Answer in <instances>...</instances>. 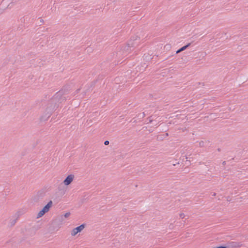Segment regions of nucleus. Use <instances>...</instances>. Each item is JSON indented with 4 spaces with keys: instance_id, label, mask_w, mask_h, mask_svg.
<instances>
[{
    "instance_id": "f257e3e1",
    "label": "nucleus",
    "mask_w": 248,
    "mask_h": 248,
    "mask_svg": "<svg viewBox=\"0 0 248 248\" xmlns=\"http://www.w3.org/2000/svg\"><path fill=\"white\" fill-rule=\"evenodd\" d=\"M66 98L62 90L57 92L48 102L45 114L41 117L40 120H47L52 113L59 108L60 104L65 101Z\"/></svg>"
},
{
    "instance_id": "f03ea898",
    "label": "nucleus",
    "mask_w": 248,
    "mask_h": 248,
    "mask_svg": "<svg viewBox=\"0 0 248 248\" xmlns=\"http://www.w3.org/2000/svg\"><path fill=\"white\" fill-rule=\"evenodd\" d=\"M140 40V38H137L134 39H130L126 44V45L122 47L119 53L122 54L123 55H126L131 50V48L134 47L135 45L137 44L138 41Z\"/></svg>"
},
{
    "instance_id": "7ed1b4c3",
    "label": "nucleus",
    "mask_w": 248,
    "mask_h": 248,
    "mask_svg": "<svg viewBox=\"0 0 248 248\" xmlns=\"http://www.w3.org/2000/svg\"><path fill=\"white\" fill-rule=\"evenodd\" d=\"M45 190L41 189L38 191L36 195L33 198L32 200L34 202H37L42 200L43 198L45 196Z\"/></svg>"
},
{
    "instance_id": "20e7f679",
    "label": "nucleus",
    "mask_w": 248,
    "mask_h": 248,
    "mask_svg": "<svg viewBox=\"0 0 248 248\" xmlns=\"http://www.w3.org/2000/svg\"><path fill=\"white\" fill-rule=\"evenodd\" d=\"M85 224H82L80 226L74 228L71 231V235L72 236H75L78 233L81 232L85 227Z\"/></svg>"
},
{
    "instance_id": "39448f33",
    "label": "nucleus",
    "mask_w": 248,
    "mask_h": 248,
    "mask_svg": "<svg viewBox=\"0 0 248 248\" xmlns=\"http://www.w3.org/2000/svg\"><path fill=\"white\" fill-rule=\"evenodd\" d=\"M63 221H64L63 216L60 215V216H58L54 219H53V222L54 224L60 225L62 224Z\"/></svg>"
},
{
    "instance_id": "423d86ee",
    "label": "nucleus",
    "mask_w": 248,
    "mask_h": 248,
    "mask_svg": "<svg viewBox=\"0 0 248 248\" xmlns=\"http://www.w3.org/2000/svg\"><path fill=\"white\" fill-rule=\"evenodd\" d=\"M74 177L73 174L68 175L64 180L63 183L65 186L69 185L73 181Z\"/></svg>"
},
{
    "instance_id": "0eeeda50",
    "label": "nucleus",
    "mask_w": 248,
    "mask_h": 248,
    "mask_svg": "<svg viewBox=\"0 0 248 248\" xmlns=\"http://www.w3.org/2000/svg\"><path fill=\"white\" fill-rule=\"evenodd\" d=\"M52 204H53V202H52V201H50L47 203L46 205L42 209H43L45 212H46V213L48 212L50 208L52 207Z\"/></svg>"
},
{
    "instance_id": "6e6552de",
    "label": "nucleus",
    "mask_w": 248,
    "mask_h": 248,
    "mask_svg": "<svg viewBox=\"0 0 248 248\" xmlns=\"http://www.w3.org/2000/svg\"><path fill=\"white\" fill-rule=\"evenodd\" d=\"M191 45V43H189L188 44H187V45L182 46V47H181L180 48H179L178 50H177L176 52V54H178L184 50H185V49H186L188 46H190Z\"/></svg>"
},
{
    "instance_id": "1a4fd4ad",
    "label": "nucleus",
    "mask_w": 248,
    "mask_h": 248,
    "mask_svg": "<svg viewBox=\"0 0 248 248\" xmlns=\"http://www.w3.org/2000/svg\"><path fill=\"white\" fill-rule=\"evenodd\" d=\"M46 212H45L43 209H42L41 211L38 213L37 215V218H39L42 217H43L45 214Z\"/></svg>"
},
{
    "instance_id": "9d476101",
    "label": "nucleus",
    "mask_w": 248,
    "mask_h": 248,
    "mask_svg": "<svg viewBox=\"0 0 248 248\" xmlns=\"http://www.w3.org/2000/svg\"><path fill=\"white\" fill-rule=\"evenodd\" d=\"M17 220V218L11 220L10 222V226L12 227V226H14L15 224H16Z\"/></svg>"
},
{
    "instance_id": "9b49d317",
    "label": "nucleus",
    "mask_w": 248,
    "mask_h": 248,
    "mask_svg": "<svg viewBox=\"0 0 248 248\" xmlns=\"http://www.w3.org/2000/svg\"><path fill=\"white\" fill-rule=\"evenodd\" d=\"M138 117H139L140 119L143 118L145 116V114L144 112H142V113H140L137 115Z\"/></svg>"
},
{
    "instance_id": "f8f14e48",
    "label": "nucleus",
    "mask_w": 248,
    "mask_h": 248,
    "mask_svg": "<svg viewBox=\"0 0 248 248\" xmlns=\"http://www.w3.org/2000/svg\"><path fill=\"white\" fill-rule=\"evenodd\" d=\"M62 215L63 216V218L64 217L67 218V217H68L70 216V212H67L64 215Z\"/></svg>"
},
{
    "instance_id": "ddd939ff",
    "label": "nucleus",
    "mask_w": 248,
    "mask_h": 248,
    "mask_svg": "<svg viewBox=\"0 0 248 248\" xmlns=\"http://www.w3.org/2000/svg\"><path fill=\"white\" fill-rule=\"evenodd\" d=\"M204 145V142L203 141H201L199 142V146L201 147H203Z\"/></svg>"
},
{
    "instance_id": "4468645a",
    "label": "nucleus",
    "mask_w": 248,
    "mask_h": 248,
    "mask_svg": "<svg viewBox=\"0 0 248 248\" xmlns=\"http://www.w3.org/2000/svg\"><path fill=\"white\" fill-rule=\"evenodd\" d=\"M231 244H232V247H234V248L236 247V243L232 242L231 243Z\"/></svg>"
},
{
    "instance_id": "2eb2a0df",
    "label": "nucleus",
    "mask_w": 248,
    "mask_h": 248,
    "mask_svg": "<svg viewBox=\"0 0 248 248\" xmlns=\"http://www.w3.org/2000/svg\"><path fill=\"white\" fill-rule=\"evenodd\" d=\"M179 216H180V217L182 218H184L185 217L184 214H183V213L180 214Z\"/></svg>"
},
{
    "instance_id": "dca6fc26",
    "label": "nucleus",
    "mask_w": 248,
    "mask_h": 248,
    "mask_svg": "<svg viewBox=\"0 0 248 248\" xmlns=\"http://www.w3.org/2000/svg\"><path fill=\"white\" fill-rule=\"evenodd\" d=\"M227 248V247L221 246L217 247L216 248Z\"/></svg>"
},
{
    "instance_id": "f3484780",
    "label": "nucleus",
    "mask_w": 248,
    "mask_h": 248,
    "mask_svg": "<svg viewBox=\"0 0 248 248\" xmlns=\"http://www.w3.org/2000/svg\"><path fill=\"white\" fill-rule=\"evenodd\" d=\"M109 141H108V140H106V141H105V142H104V144H105V145H108V144H109Z\"/></svg>"
},
{
    "instance_id": "a211bd4d",
    "label": "nucleus",
    "mask_w": 248,
    "mask_h": 248,
    "mask_svg": "<svg viewBox=\"0 0 248 248\" xmlns=\"http://www.w3.org/2000/svg\"><path fill=\"white\" fill-rule=\"evenodd\" d=\"M148 119H149V123H151L152 122V121H153V120H152V119H151V117H149L148 118Z\"/></svg>"
},
{
    "instance_id": "6ab92c4d",
    "label": "nucleus",
    "mask_w": 248,
    "mask_h": 248,
    "mask_svg": "<svg viewBox=\"0 0 248 248\" xmlns=\"http://www.w3.org/2000/svg\"><path fill=\"white\" fill-rule=\"evenodd\" d=\"M222 164L223 166L225 165H226V161H223L222 163Z\"/></svg>"
},
{
    "instance_id": "aec40b11",
    "label": "nucleus",
    "mask_w": 248,
    "mask_h": 248,
    "mask_svg": "<svg viewBox=\"0 0 248 248\" xmlns=\"http://www.w3.org/2000/svg\"><path fill=\"white\" fill-rule=\"evenodd\" d=\"M216 195V193H214L212 195L213 196H215Z\"/></svg>"
},
{
    "instance_id": "412c9836",
    "label": "nucleus",
    "mask_w": 248,
    "mask_h": 248,
    "mask_svg": "<svg viewBox=\"0 0 248 248\" xmlns=\"http://www.w3.org/2000/svg\"><path fill=\"white\" fill-rule=\"evenodd\" d=\"M217 151H218V152H220V151H221V149H220V148H218V149H217Z\"/></svg>"
},
{
    "instance_id": "4be33fe9",
    "label": "nucleus",
    "mask_w": 248,
    "mask_h": 248,
    "mask_svg": "<svg viewBox=\"0 0 248 248\" xmlns=\"http://www.w3.org/2000/svg\"><path fill=\"white\" fill-rule=\"evenodd\" d=\"M40 21H41V22L43 23L44 21H43V19H41L40 20Z\"/></svg>"
},
{
    "instance_id": "5701e85b",
    "label": "nucleus",
    "mask_w": 248,
    "mask_h": 248,
    "mask_svg": "<svg viewBox=\"0 0 248 248\" xmlns=\"http://www.w3.org/2000/svg\"><path fill=\"white\" fill-rule=\"evenodd\" d=\"M168 135H169V134H168V133H165V135H166V136H168Z\"/></svg>"
},
{
    "instance_id": "b1692460",
    "label": "nucleus",
    "mask_w": 248,
    "mask_h": 248,
    "mask_svg": "<svg viewBox=\"0 0 248 248\" xmlns=\"http://www.w3.org/2000/svg\"><path fill=\"white\" fill-rule=\"evenodd\" d=\"M79 90V89H78L77 91L78 92V91Z\"/></svg>"
}]
</instances>
